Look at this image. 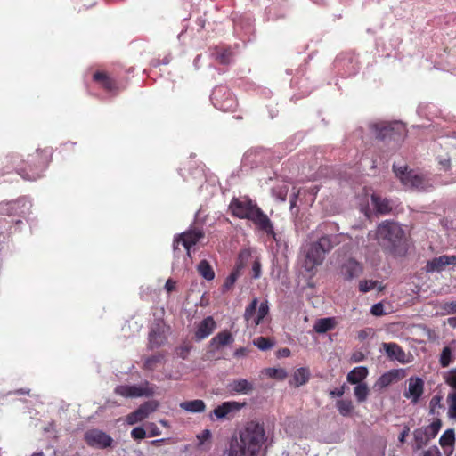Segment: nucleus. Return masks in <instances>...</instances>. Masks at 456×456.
<instances>
[{"label": "nucleus", "mask_w": 456, "mask_h": 456, "mask_svg": "<svg viewBox=\"0 0 456 456\" xmlns=\"http://www.w3.org/2000/svg\"><path fill=\"white\" fill-rule=\"evenodd\" d=\"M165 355L163 354H157L147 357L143 362V369L147 370H153L157 365L161 363L164 360Z\"/></svg>", "instance_id": "obj_31"}, {"label": "nucleus", "mask_w": 456, "mask_h": 456, "mask_svg": "<svg viewBox=\"0 0 456 456\" xmlns=\"http://www.w3.org/2000/svg\"><path fill=\"white\" fill-rule=\"evenodd\" d=\"M253 271V278L257 279L261 275V264L259 261L256 260L252 265Z\"/></svg>", "instance_id": "obj_52"}, {"label": "nucleus", "mask_w": 456, "mask_h": 456, "mask_svg": "<svg viewBox=\"0 0 456 456\" xmlns=\"http://www.w3.org/2000/svg\"><path fill=\"white\" fill-rule=\"evenodd\" d=\"M245 403H240L235 401L224 402L222 404L216 407L209 414L211 420L231 419V414L239 411Z\"/></svg>", "instance_id": "obj_11"}, {"label": "nucleus", "mask_w": 456, "mask_h": 456, "mask_svg": "<svg viewBox=\"0 0 456 456\" xmlns=\"http://www.w3.org/2000/svg\"><path fill=\"white\" fill-rule=\"evenodd\" d=\"M338 244V236L324 235L317 241L310 243L304 251L302 268L310 276L314 277L325 259L326 254Z\"/></svg>", "instance_id": "obj_4"}, {"label": "nucleus", "mask_w": 456, "mask_h": 456, "mask_svg": "<svg viewBox=\"0 0 456 456\" xmlns=\"http://www.w3.org/2000/svg\"><path fill=\"white\" fill-rule=\"evenodd\" d=\"M362 358H363V355L361 353L359 354V355H356V354L354 355V362H360L362 360Z\"/></svg>", "instance_id": "obj_61"}, {"label": "nucleus", "mask_w": 456, "mask_h": 456, "mask_svg": "<svg viewBox=\"0 0 456 456\" xmlns=\"http://www.w3.org/2000/svg\"><path fill=\"white\" fill-rule=\"evenodd\" d=\"M191 349V346L183 345L176 349V354L180 358H182L183 360H185L188 357Z\"/></svg>", "instance_id": "obj_47"}, {"label": "nucleus", "mask_w": 456, "mask_h": 456, "mask_svg": "<svg viewBox=\"0 0 456 456\" xmlns=\"http://www.w3.org/2000/svg\"><path fill=\"white\" fill-rule=\"evenodd\" d=\"M175 285H176V282L175 281H173L172 279H168L167 281H166V284H165V289L166 290L170 293L172 291L175 290Z\"/></svg>", "instance_id": "obj_56"}, {"label": "nucleus", "mask_w": 456, "mask_h": 456, "mask_svg": "<svg viewBox=\"0 0 456 456\" xmlns=\"http://www.w3.org/2000/svg\"><path fill=\"white\" fill-rule=\"evenodd\" d=\"M368 369L364 366H359L350 370L346 376V379L350 384H362V380L368 376Z\"/></svg>", "instance_id": "obj_21"}, {"label": "nucleus", "mask_w": 456, "mask_h": 456, "mask_svg": "<svg viewBox=\"0 0 456 456\" xmlns=\"http://www.w3.org/2000/svg\"><path fill=\"white\" fill-rule=\"evenodd\" d=\"M345 393V386H342L341 387H338V388H335L333 390H330V395L331 397H341Z\"/></svg>", "instance_id": "obj_54"}, {"label": "nucleus", "mask_w": 456, "mask_h": 456, "mask_svg": "<svg viewBox=\"0 0 456 456\" xmlns=\"http://www.w3.org/2000/svg\"><path fill=\"white\" fill-rule=\"evenodd\" d=\"M268 311L269 308L267 305V302L261 303L258 307L257 315L253 320V323L255 325H258L262 322V320L267 315Z\"/></svg>", "instance_id": "obj_42"}, {"label": "nucleus", "mask_w": 456, "mask_h": 456, "mask_svg": "<svg viewBox=\"0 0 456 456\" xmlns=\"http://www.w3.org/2000/svg\"><path fill=\"white\" fill-rule=\"evenodd\" d=\"M148 428L150 431V436H158L161 434L160 429L154 423H150L148 425Z\"/></svg>", "instance_id": "obj_53"}, {"label": "nucleus", "mask_w": 456, "mask_h": 456, "mask_svg": "<svg viewBox=\"0 0 456 456\" xmlns=\"http://www.w3.org/2000/svg\"><path fill=\"white\" fill-rule=\"evenodd\" d=\"M336 324L337 322L332 317L321 318L315 322L314 329L317 333L322 334L334 329Z\"/></svg>", "instance_id": "obj_23"}, {"label": "nucleus", "mask_w": 456, "mask_h": 456, "mask_svg": "<svg viewBox=\"0 0 456 456\" xmlns=\"http://www.w3.org/2000/svg\"><path fill=\"white\" fill-rule=\"evenodd\" d=\"M371 202L376 211L381 215H386L392 211L391 202L386 198H382L377 194H372Z\"/></svg>", "instance_id": "obj_20"}, {"label": "nucleus", "mask_w": 456, "mask_h": 456, "mask_svg": "<svg viewBox=\"0 0 456 456\" xmlns=\"http://www.w3.org/2000/svg\"><path fill=\"white\" fill-rule=\"evenodd\" d=\"M424 392V382L420 378H410L408 390L404 392L403 395L411 399V402L416 403L421 397Z\"/></svg>", "instance_id": "obj_14"}, {"label": "nucleus", "mask_w": 456, "mask_h": 456, "mask_svg": "<svg viewBox=\"0 0 456 456\" xmlns=\"http://www.w3.org/2000/svg\"><path fill=\"white\" fill-rule=\"evenodd\" d=\"M146 418L142 412L137 408L134 411L126 416V422L129 425H134L138 422L144 420Z\"/></svg>", "instance_id": "obj_41"}, {"label": "nucleus", "mask_w": 456, "mask_h": 456, "mask_svg": "<svg viewBox=\"0 0 456 456\" xmlns=\"http://www.w3.org/2000/svg\"><path fill=\"white\" fill-rule=\"evenodd\" d=\"M372 129L375 131L376 137L380 140L386 138H392L395 134V126L388 123H377L372 125Z\"/></svg>", "instance_id": "obj_19"}, {"label": "nucleus", "mask_w": 456, "mask_h": 456, "mask_svg": "<svg viewBox=\"0 0 456 456\" xmlns=\"http://www.w3.org/2000/svg\"><path fill=\"white\" fill-rule=\"evenodd\" d=\"M410 428L405 426L403 430L400 433L398 440L400 443L403 444L405 442L406 436L409 435Z\"/></svg>", "instance_id": "obj_57"}, {"label": "nucleus", "mask_w": 456, "mask_h": 456, "mask_svg": "<svg viewBox=\"0 0 456 456\" xmlns=\"http://www.w3.org/2000/svg\"><path fill=\"white\" fill-rule=\"evenodd\" d=\"M379 284L378 281L372 280H363L359 283V290L362 293L369 292L370 290L375 289Z\"/></svg>", "instance_id": "obj_43"}, {"label": "nucleus", "mask_w": 456, "mask_h": 456, "mask_svg": "<svg viewBox=\"0 0 456 456\" xmlns=\"http://www.w3.org/2000/svg\"><path fill=\"white\" fill-rule=\"evenodd\" d=\"M32 456H45V455H44V453L42 452H40L33 453Z\"/></svg>", "instance_id": "obj_63"}, {"label": "nucleus", "mask_w": 456, "mask_h": 456, "mask_svg": "<svg viewBox=\"0 0 456 456\" xmlns=\"http://www.w3.org/2000/svg\"><path fill=\"white\" fill-rule=\"evenodd\" d=\"M258 300L257 298H254L251 303L246 307L244 313V318L248 322L250 321L253 322L254 318H256L255 314L257 308Z\"/></svg>", "instance_id": "obj_40"}, {"label": "nucleus", "mask_w": 456, "mask_h": 456, "mask_svg": "<svg viewBox=\"0 0 456 456\" xmlns=\"http://www.w3.org/2000/svg\"><path fill=\"white\" fill-rule=\"evenodd\" d=\"M131 436L134 440L143 439L146 436V432L143 428L136 427L131 431Z\"/></svg>", "instance_id": "obj_46"}, {"label": "nucleus", "mask_w": 456, "mask_h": 456, "mask_svg": "<svg viewBox=\"0 0 456 456\" xmlns=\"http://www.w3.org/2000/svg\"><path fill=\"white\" fill-rule=\"evenodd\" d=\"M369 387L366 383L356 384L354 394L358 403L365 402L369 395Z\"/></svg>", "instance_id": "obj_32"}, {"label": "nucleus", "mask_w": 456, "mask_h": 456, "mask_svg": "<svg viewBox=\"0 0 456 456\" xmlns=\"http://www.w3.org/2000/svg\"><path fill=\"white\" fill-rule=\"evenodd\" d=\"M85 441L91 447L104 449L111 445L113 439L103 431L91 429L85 434Z\"/></svg>", "instance_id": "obj_9"}, {"label": "nucleus", "mask_w": 456, "mask_h": 456, "mask_svg": "<svg viewBox=\"0 0 456 456\" xmlns=\"http://www.w3.org/2000/svg\"><path fill=\"white\" fill-rule=\"evenodd\" d=\"M233 341L232 335L228 330L217 333L212 339L211 345L216 348L231 344Z\"/></svg>", "instance_id": "obj_26"}, {"label": "nucleus", "mask_w": 456, "mask_h": 456, "mask_svg": "<svg viewBox=\"0 0 456 456\" xmlns=\"http://www.w3.org/2000/svg\"><path fill=\"white\" fill-rule=\"evenodd\" d=\"M232 216L251 221L258 230L275 237L273 224L266 214L248 196L233 197L228 206Z\"/></svg>", "instance_id": "obj_3"}, {"label": "nucleus", "mask_w": 456, "mask_h": 456, "mask_svg": "<svg viewBox=\"0 0 456 456\" xmlns=\"http://www.w3.org/2000/svg\"><path fill=\"white\" fill-rule=\"evenodd\" d=\"M448 416L451 419H456V391L450 393L447 396Z\"/></svg>", "instance_id": "obj_39"}, {"label": "nucleus", "mask_w": 456, "mask_h": 456, "mask_svg": "<svg viewBox=\"0 0 456 456\" xmlns=\"http://www.w3.org/2000/svg\"><path fill=\"white\" fill-rule=\"evenodd\" d=\"M180 408L191 413H200L205 411L206 403L203 400L195 399L191 401H184L180 403Z\"/></svg>", "instance_id": "obj_22"}, {"label": "nucleus", "mask_w": 456, "mask_h": 456, "mask_svg": "<svg viewBox=\"0 0 456 456\" xmlns=\"http://www.w3.org/2000/svg\"><path fill=\"white\" fill-rule=\"evenodd\" d=\"M115 393L123 397H140L142 395H151V393L146 388L138 386L119 385L115 388Z\"/></svg>", "instance_id": "obj_15"}, {"label": "nucleus", "mask_w": 456, "mask_h": 456, "mask_svg": "<svg viewBox=\"0 0 456 456\" xmlns=\"http://www.w3.org/2000/svg\"><path fill=\"white\" fill-rule=\"evenodd\" d=\"M362 265L352 257L344 261L339 268L340 274L346 281L359 277L362 273Z\"/></svg>", "instance_id": "obj_12"}, {"label": "nucleus", "mask_w": 456, "mask_h": 456, "mask_svg": "<svg viewBox=\"0 0 456 456\" xmlns=\"http://www.w3.org/2000/svg\"><path fill=\"white\" fill-rule=\"evenodd\" d=\"M446 384L456 389V369L450 370L444 377Z\"/></svg>", "instance_id": "obj_45"}, {"label": "nucleus", "mask_w": 456, "mask_h": 456, "mask_svg": "<svg viewBox=\"0 0 456 456\" xmlns=\"http://www.w3.org/2000/svg\"><path fill=\"white\" fill-rule=\"evenodd\" d=\"M52 148L37 149L35 152L28 154L25 160H22V166L19 165L20 160L16 154L7 155L3 164L5 168L15 167L17 174L24 180L36 181L42 177L52 160Z\"/></svg>", "instance_id": "obj_2"}, {"label": "nucleus", "mask_w": 456, "mask_h": 456, "mask_svg": "<svg viewBox=\"0 0 456 456\" xmlns=\"http://www.w3.org/2000/svg\"><path fill=\"white\" fill-rule=\"evenodd\" d=\"M444 310L449 314H455L456 313V300L451 301V302H446L444 305Z\"/></svg>", "instance_id": "obj_50"}, {"label": "nucleus", "mask_w": 456, "mask_h": 456, "mask_svg": "<svg viewBox=\"0 0 456 456\" xmlns=\"http://www.w3.org/2000/svg\"><path fill=\"white\" fill-rule=\"evenodd\" d=\"M204 237L205 232L202 229L197 227L191 228L175 238L174 250H176L179 243H182L187 251L188 256H191V248L195 246Z\"/></svg>", "instance_id": "obj_7"}, {"label": "nucleus", "mask_w": 456, "mask_h": 456, "mask_svg": "<svg viewBox=\"0 0 456 456\" xmlns=\"http://www.w3.org/2000/svg\"><path fill=\"white\" fill-rule=\"evenodd\" d=\"M93 81L97 83L106 93H109L113 96L118 95L120 92L118 82L107 71H95L93 74Z\"/></svg>", "instance_id": "obj_8"}, {"label": "nucleus", "mask_w": 456, "mask_h": 456, "mask_svg": "<svg viewBox=\"0 0 456 456\" xmlns=\"http://www.w3.org/2000/svg\"><path fill=\"white\" fill-rule=\"evenodd\" d=\"M413 436H414L415 444H416L415 447L417 450L422 449L430 441L426 431H424V429L422 428H419L415 429L413 432Z\"/></svg>", "instance_id": "obj_29"}, {"label": "nucleus", "mask_w": 456, "mask_h": 456, "mask_svg": "<svg viewBox=\"0 0 456 456\" xmlns=\"http://www.w3.org/2000/svg\"><path fill=\"white\" fill-rule=\"evenodd\" d=\"M250 350L248 347H240L236 349L233 353V356L235 358H242L248 354Z\"/></svg>", "instance_id": "obj_51"}, {"label": "nucleus", "mask_w": 456, "mask_h": 456, "mask_svg": "<svg viewBox=\"0 0 456 456\" xmlns=\"http://www.w3.org/2000/svg\"><path fill=\"white\" fill-rule=\"evenodd\" d=\"M448 323L452 326H456V318H449L448 319Z\"/></svg>", "instance_id": "obj_62"}, {"label": "nucleus", "mask_w": 456, "mask_h": 456, "mask_svg": "<svg viewBox=\"0 0 456 456\" xmlns=\"http://www.w3.org/2000/svg\"><path fill=\"white\" fill-rule=\"evenodd\" d=\"M393 171L405 187L418 191H426L431 187L429 180L424 175L409 169L407 166L398 167L394 164Z\"/></svg>", "instance_id": "obj_6"}, {"label": "nucleus", "mask_w": 456, "mask_h": 456, "mask_svg": "<svg viewBox=\"0 0 456 456\" xmlns=\"http://www.w3.org/2000/svg\"><path fill=\"white\" fill-rule=\"evenodd\" d=\"M232 58V52L229 48L225 49H216V60L218 61L221 64H229Z\"/></svg>", "instance_id": "obj_34"}, {"label": "nucleus", "mask_w": 456, "mask_h": 456, "mask_svg": "<svg viewBox=\"0 0 456 456\" xmlns=\"http://www.w3.org/2000/svg\"><path fill=\"white\" fill-rule=\"evenodd\" d=\"M159 406V403L156 400H150L142 403L138 409L142 412L144 417L147 419L151 413L157 411Z\"/></svg>", "instance_id": "obj_33"}, {"label": "nucleus", "mask_w": 456, "mask_h": 456, "mask_svg": "<svg viewBox=\"0 0 456 456\" xmlns=\"http://www.w3.org/2000/svg\"><path fill=\"white\" fill-rule=\"evenodd\" d=\"M227 388H228L229 392L232 395H235V394L247 395L254 390V385H253V383L249 382L248 379H234L231 383H229V385L227 386Z\"/></svg>", "instance_id": "obj_18"}, {"label": "nucleus", "mask_w": 456, "mask_h": 456, "mask_svg": "<svg viewBox=\"0 0 456 456\" xmlns=\"http://www.w3.org/2000/svg\"><path fill=\"white\" fill-rule=\"evenodd\" d=\"M376 239L386 252L395 256L406 252L404 230L395 222L380 223L376 231Z\"/></svg>", "instance_id": "obj_5"}, {"label": "nucleus", "mask_w": 456, "mask_h": 456, "mask_svg": "<svg viewBox=\"0 0 456 456\" xmlns=\"http://www.w3.org/2000/svg\"><path fill=\"white\" fill-rule=\"evenodd\" d=\"M383 348L390 360H396L401 363L407 362L406 354L398 344L394 342L383 343Z\"/></svg>", "instance_id": "obj_17"}, {"label": "nucleus", "mask_w": 456, "mask_h": 456, "mask_svg": "<svg viewBox=\"0 0 456 456\" xmlns=\"http://www.w3.org/2000/svg\"><path fill=\"white\" fill-rule=\"evenodd\" d=\"M448 265H456V256L443 255L428 261L426 271L428 273L442 272Z\"/></svg>", "instance_id": "obj_13"}, {"label": "nucleus", "mask_w": 456, "mask_h": 456, "mask_svg": "<svg viewBox=\"0 0 456 456\" xmlns=\"http://www.w3.org/2000/svg\"><path fill=\"white\" fill-rule=\"evenodd\" d=\"M453 361L452 353L449 346L444 347L442 350L439 362L442 367H447L449 366Z\"/></svg>", "instance_id": "obj_38"}, {"label": "nucleus", "mask_w": 456, "mask_h": 456, "mask_svg": "<svg viewBox=\"0 0 456 456\" xmlns=\"http://www.w3.org/2000/svg\"><path fill=\"white\" fill-rule=\"evenodd\" d=\"M199 274L205 280L210 281L215 279V271L211 265L206 259L200 260L197 265Z\"/></svg>", "instance_id": "obj_24"}, {"label": "nucleus", "mask_w": 456, "mask_h": 456, "mask_svg": "<svg viewBox=\"0 0 456 456\" xmlns=\"http://www.w3.org/2000/svg\"><path fill=\"white\" fill-rule=\"evenodd\" d=\"M266 440L264 425L254 420L248 421L231 437L227 456H259Z\"/></svg>", "instance_id": "obj_1"}, {"label": "nucleus", "mask_w": 456, "mask_h": 456, "mask_svg": "<svg viewBox=\"0 0 456 456\" xmlns=\"http://www.w3.org/2000/svg\"><path fill=\"white\" fill-rule=\"evenodd\" d=\"M398 378L397 370H390L382 374L375 382L374 387L379 389L385 388L395 381Z\"/></svg>", "instance_id": "obj_25"}, {"label": "nucleus", "mask_w": 456, "mask_h": 456, "mask_svg": "<svg viewBox=\"0 0 456 456\" xmlns=\"http://www.w3.org/2000/svg\"><path fill=\"white\" fill-rule=\"evenodd\" d=\"M423 456H440V452L438 450H436V452L428 450L424 452Z\"/></svg>", "instance_id": "obj_59"}, {"label": "nucleus", "mask_w": 456, "mask_h": 456, "mask_svg": "<svg viewBox=\"0 0 456 456\" xmlns=\"http://www.w3.org/2000/svg\"><path fill=\"white\" fill-rule=\"evenodd\" d=\"M455 441V433L453 429H447L444 432L439 439L442 447L452 446Z\"/></svg>", "instance_id": "obj_36"}, {"label": "nucleus", "mask_w": 456, "mask_h": 456, "mask_svg": "<svg viewBox=\"0 0 456 456\" xmlns=\"http://www.w3.org/2000/svg\"><path fill=\"white\" fill-rule=\"evenodd\" d=\"M370 313L375 316H380L384 314V306L381 303H377L372 305Z\"/></svg>", "instance_id": "obj_49"}, {"label": "nucleus", "mask_w": 456, "mask_h": 456, "mask_svg": "<svg viewBox=\"0 0 456 456\" xmlns=\"http://www.w3.org/2000/svg\"><path fill=\"white\" fill-rule=\"evenodd\" d=\"M279 354L282 357H288L290 355V350L289 348H282L279 350Z\"/></svg>", "instance_id": "obj_58"}, {"label": "nucleus", "mask_w": 456, "mask_h": 456, "mask_svg": "<svg viewBox=\"0 0 456 456\" xmlns=\"http://www.w3.org/2000/svg\"><path fill=\"white\" fill-rule=\"evenodd\" d=\"M162 441H163V439H161V440H154V441L151 442V444L156 445V444H159Z\"/></svg>", "instance_id": "obj_64"}, {"label": "nucleus", "mask_w": 456, "mask_h": 456, "mask_svg": "<svg viewBox=\"0 0 456 456\" xmlns=\"http://www.w3.org/2000/svg\"><path fill=\"white\" fill-rule=\"evenodd\" d=\"M310 379V370L307 368L301 367L295 370L293 381L296 387H300L308 382Z\"/></svg>", "instance_id": "obj_28"}, {"label": "nucleus", "mask_w": 456, "mask_h": 456, "mask_svg": "<svg viewBox=\"0 0 456 456\" xmlns=\"http://www.w3.org/2000/svg\"><path fill=\"white\" fill-rule=\"evenodd\" d=\"M442 427V421L439 419H435L430 425L422 428L426 431L429 439L435 438Z\"/></svg>", "instance_id": "obj_35"}, {"label": "nucleus", "mask_w": 456, "mask_h": 456, "mask_svg": "<svg viewBox=\"0 0 456 456\" xmlns=\"http://www.w3.org/2000/svg\"><path fill=\"white\" fill-rule=\"evenodd\" d=\"M337 409L340 415L344 417L350 416L354 411V404L351 400H338L336 403Z\"/></svg>", "instance_id": "obj_30"}, {"label": "nucleus", "mask_w": 456, "mask_h": 456, "mask_svg": "<svg viewBox=\"0 0 456 456\" xmlns=\"http://www.w3.org/2000/svg\"><path fill=\"white\" fill-rule=\"evenodd\" d=\"M148 347L154 349L164 345L166 337L159 330H151L149 333Z\"/></svg>", "instance_id": "obj_27"}, {"label": "nucleus", "mask_w": 456, "mask_h": 456, "mask_svg": "<svg viewBox=\"0 0 456 456\" xmlns=\"http://www.w3.org/2000/svg\"><path fill=\"white\" fill-rule=\"evenodd\" d=\"M210 437H211V432L208 429L203 430L202 433L198 436V439L200 440V444L208 440Z\"/></svg>", "instance_id": "obj_55"}, {"label": "nucleus", "mask_w": 456, "mask_h": 456, "mask_svg": "<svg viewBox=\"0 0 456 456\" xmlns=\"http://www.w3.org/2000/svg\"><path fill=\"white\" fill-rule=\"evenodd\" d=\"M266 373L270 378L284 379L287 377V372L283 369L269 368Z\"/></svg>", "instance_id": "obj_44"}, {"label": "nucleus", "mask_w": 456, "mask_h": 456, "mask_svg": "<svg viewBox=\"0 0 456 456\" xmlns=\"http://www.w3.org/2000/svg\"><path fill=\"white\" fill-rule=\"evenodd\" d=\"M248 256H249V252L247 250L241 251L239 254L238 261L236 262L234 268L232 269L231 273L228 275V277L225 279V281L222 286L223 293L229 291L232 289L236 281L241 275V271L245 266L244 260L247 259Z\"/></svg>", "instance_id": "obj_10"}, {"label": "nucleus", "mask_w": 456, "mask_h": 456, "mask_svg": "<svg viewBox=\"0 0 456 456\" xmlns=\"http://www.w3.org/2000/svg\"><path fill=\"white\" fill-rule=\"evenodd\" d=\"M437 160L439 165L441 166L442 170L448 171L451 168V160L449 158L438 156Z\"/></svg>", "instance_id": "obj_48"}, {"label": "nucleus", "mask_w": 456, "mask_h": 456, "mask_svg": "<svg viewBox=\"0 0 456 456\" xmlns=\"http://www.w3.org/2000/svg\"><path fill=\"white\" fill-rule=\"evenodd\" d=\"M216 324L212 316L204 318L198 325L195 331V339L200 341L208 338L216 329Z\"/></svg>", "instance_id": "obj_16"}, {"label": "nucleus", "mask_w": 456, "mask_h": 456, "mask_svg": "<svg viewBox=\"0 0 456 456\" xmlns=\"http://www.w3.org/2000/svg\"><path fill=\"white\" fill-rule=\"evenodd\" d=\"M254 345L262 351H267L273 347L274 342L265 337H258L253 341Z\"/></svg>", "instance_id": "obj_37"}, {"label": "nucleus", "mask_w": 456, "mask_h": 456, "mask_svg": "<svg viewBox=\"0 0 456 456\" xmlns=\"http://www.w3.org/2000/svg\"><path fill=\"white\" fill-rule=\"evenodd\" d=\"M439 402H440V397H439V396H434V397L431 399L430 404H431V405H435V404L439 403Z\"/></svg>", "instance_id": "obj_60"}]
</instances>
